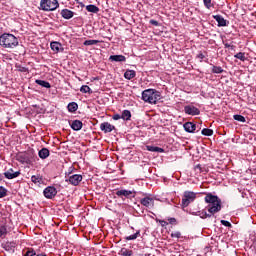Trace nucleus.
Wrapping results in <instances>:
<instances>
[{
  "label": "nucleus",
  "mask_w": 256,
  "mask_h": 256,
  "mask_svg": "<svg viewBox=\"0 0 256 256\" xmlns=\"http://www.w3.org/2000/svg\"><path fill=\"white\" fill-rule=\"evenodd\" d=\"M235 59H239L240 61H246L247 57H245V53L239 52L236 55H234Z\"/></svg>",
  "instance_id": "obj_35"
},
{
  "label": "nucleus",
  "mask_w": 256,
  "mask_h": 256,
  "mask_svg": "<svg viewBox=\"0 0 256 256\" xmlns=\"http://www.w3.org/2000/svg\"><path fill=\"white\" fill-rule=\"evenodd\" d=\"M43 195L46 199H55L57 196V188L54 186H48L44 189Z\"/></svg>",
  "instance_id": "obj_8"
},
{
  "label": "nucleus",
  "mask_w": 256,
  "mask_h": 256,
  "mask_svg": "<svg viewBox=\"0 0 256 256\" xmlns=\"http://www.w3.org/2000/svg\"><path fill=\"white\" fill-rule=\"evenodd\" d=\"M21 175L20 171H14L13 168H10L9 170H7L6 172H4V177L6 179H17V177H19Z\"/></svg>",
  "instance_id": "obj_11"
},
{
  "label": "nucleus",
  "mask_w": 256,
  "mask_h": 256,
  "mask_svg": "<svg viewBox=\"0 0 256 256\" xmlns=\"http://www.w3.org/2000/svg\"><path fill=\"white\" fill-rule=\"evenodd\" d=\"M40 9L42 11H55L59 9V1L57 0H41Z\"/></svg>",
  "instance_id": "obj_4"
},
{
  "label": "nucleus",
  "mask_w": 256,
  "mask_h": 256,
  "mask_svg": "<svg viewBox=\"0 0 256 256\" xmlns=\"http://www.w3.org/2000/svg\"><path fill=\"white\" fill-rule=\"evenodd\" d=\"M215 21L218 23V27H227V20L223 18L221 15H213L212 16Z\"/></svg>",
  "instance_id": "obj_18"
},
{
  "label": "nucleus",
  "mask_w": 256,
  "mask_h": 256,
  "mask_svg": "<svg viewBox=\"0 0 256 256\" xmlns=\"http://www.w3.org/2000/svg\"><path fill=\"white\" fill-rule=\"evenodd\" d=\"M118 255H120V256H129V250L127 248H122L119 251Z\"/></svg>",
  "instance_id": "obj_38"
},
{
  "label": "nucleus",
  "mask_w": 256,
  "mask_h": 256,
  "mask_svg": "<svg viewBox=\"0 0 256 256\" xmlns=\"http://www.w3.org/2000/svg\"><path fill=\"white\" fill-rule=\"evenodd\" d=\"M129 118L131 119V112L129 113Z\"/></svg>",
  "instance_id": "obj_55"
},
{
  "label": "nucleus",
  "mask_w": 256,
  "mask_h": 256,
  "mask_svg": "<svg viewBox=\"0 0 256 256\" xmlns=\"http://www.w3.org/2000/svg\"><path fill=\"white\" fill-rule=\"evenodd\" d=\"M67 109L69 113H75V111L79 109V105L77 104V102H71L68 104Z\"/></svg>",
  "instance_id": "obj_25"
},
{
  "label": "nucleus",
  "mask_w": 256,
  "mask_h": 256,
  "mask_svg": "<svg viewBox=\"0 0 256 256\" xmlns=\"http://www.w3.org/2000/svg\"><path fill=\"white\" fill-rule=\"evenodd\" d=\"M195 171H199L200 173H203V168L201 167V164H198L195 166Z\"/></svg>",
  "instance_id": "obj_46"
},
{
  "label": "nucleus",
  "mask_w": 256,
  "mask_h": 256,
  "mask_svg": "<svg viewBox=\"0 0 256 256\" xmlns=\"http://www.w3.org/2000/svg\"><path fill=\"white\" fill-rule=\"evenodd\" d=\"M197 59H201V60L205 59L204 53H203V52H200V53L197 55Z\"/></svg>",
  "instance_id": "obj_47"
},
{
  "label": "nucleus",
  "mask_w": 256,
  "mask_h": 256,
  "mask_svg": "<svg viewBox=\"0 0 256 256\" xmlns=\"http://www.w3.org/2000/svg\"><path fill=\"white\" fill-rule=\"evenodd\" d=\"M13 228L9 227V225L5 224L0 226V237L3 239L6 237L7 233H11Z\"/></svg>",
  "instance_id": "obj_16"
},
{
  "label": "nucleus",
  "mask_w": 256,
  "mask_h": 256,
  "mask_svg": "<svg viewBox=\"0 0 256 256\" xmlns=\"http://www.w3.org/2000/svg\"><path fill=\"white\" fill-rule=\"evenodd\" d=\"M38 155L40 157V159H47V157H49L50 152L49 149L47 148H42L39 152Z\"/></svg>",
  "instance_id": "obj_23"
},
{
  "label": "nucleus",
  "mask_w": 256,
  "mask_h": 256,
  "mask_svg": "<svg viewBox=\"0 0 256 256\" xmlns=\"http://www.w3.org/2000/svg\"><path fill=\"white\" fill-rule=\"evenodd\" d=\"M197 199V193L191 192V191H185L183 196H182V203L181 207L185 209V207H189L193 201Z\"/></svg>",
  "instance_id": "obj_6"
},
{
  "label": "nucleus",
  "mask_w": 256,
  "mask_h": 256,
  "mask_svg": "<svg viewBox=\"0 0 256 256\" xmlns=\"http://www.w3.org/2000/svg\"><path fill=\"white\" fill-rule=\"evenodd\" d=\"M60 15L61 17H63V19H73V17H75V12L65 8V9H62L61 12H60Z\"/></svg>",
  "instance_id": "obj_12"
},
{
  "label": "nucleus",
  "mask_w": 256,
  "mask_h": 256,
  "mask_svg": "<svg viewBox=\"0 0 256 256\" xmlns=\"http://www.w3.org/2000/svg\"><path fill=\"white\" fill-rule=\"evenodd\" d=\"M133 231V227L130 228Z\"/></svg>",
  "instance_id": "obj_57"
},
{
  "label": "nucleus",
  "mask_w": 256,
  "mask_h": 256,
  "mask_svg": "<svg viewBox=\"0 0 256 256\" xmlns=\"http://www.w3.org/2000/svg\"><path fill=\"white\" fill-rule=\"evenodd\" d=\"M233 119H234L235 121H239V123H245V121H247V120L244 118L243 115H239V114H235V115L233 116Z\"/></svg>",
  "instance_id": "obj_31"
},
{
  "label": "nucleus",
  "mask_w": 256,
  "mask_h": 256,
  "mask_svg": "<svg viewBox=\"0 0 256 256\" xmlns=\"http://www.w3.org/2000/svg\"><path fill=\"white\" fill-rule=\"evenodd\" d=\"M100 129L103 133H111V131H114L115 127L109 122H104L100 124Z\"/></svg>",
  "instance_id": "obj_14"
},
{
  "label": "nucleus",
  "mask_w": 256,
  "mask_h": 256,
  "mask_svg": "<svg viewBox=\"0 0 256 256\" xmlns=\"http://www.w3.org/2000/svg\"><path fill=\"white\" fill-rule=\"evenodd\" d=\"M50 47H51L52 51H55V53H59V50L61 49V43L51 42Z\"/></svg>",
  "instance_id": "obj_27"
},
{
  "label": "nucleus",
  "mask_w": 256,
  "mask_h": 256,
  "mask_svg": "<svg viewBox=\"0 0 256 256\" xmlns=\"http://www.w3.org/2000/svg\"><path fill=\"white\" fill-rule=\"evenodd\" d=\"M18 71H20L21 73H27L28 69L27 67L19 66Z\"/></svg>",
  "instance_id": "obj_44"
},
{
  "label": "nucleus",
  "mask_w": 256,
  "mask_h": 256,
  "mask_svg": "<svg viewBox=\"0 0 256 256\" xmlns=\"http://www.w3.org/2000/svg\"><path fill=\"white\" fill-rule=\"evenodd\" d=\"M80 91L81 93H93V90H91V87H89L88 85H83L81 88H80Z\"/></svg>",
  "instance_id": "obj_30"
},
{
  "label": "nucleus",
  "mask_w": 256,
  "mask_h": 256,
  "mask_svg": "<svg viewBox=\"0 0 256 256\" xmlns=\"http://www.w3.org/2000/svg\"><path fill=\"white\" fill-rule=\"evenodd\" d=\"M136 75L137 73L135 72V70H129V79H135Z\"/></svg>",
  "instance_id": "obj_42"
},
{
  "label": "nucleus",
  "mask_w": 256,
  "mask_h": 256,
  "mask_svg": "<svg viewBox=\"0 0 256 256\" xmlns=\"http://www.w3.org/2000/svg\"><path fill=\"white\" fill-rule=\"evenodd\" d=\"M0 45L4 49H15L19 45V38L13 34L4 33L0 36Z\"/></svg>",
  "instance_id": "obj_3"
},
{
  "label": "nucleus",
  "mask_w": 256,
  "mask_h": 256,
  "mask_svg": "<svg viewBox=\"0 0 256 256\" xmlns=\"http://www.w3.org/2000/svg\"><path fill=\"white\" fill-rule=\"evenodd\" d=\"M3 181V174L0 173V182Z\"/></svg>",
  "instance_id": "obj_54"
},
{
  "label": "nucleus",
  "mask_w": 256,
  "mask_h": 256,
  "mask_svg": "<svg viewBox=\"0 0 256 256\" xmlns=\"http://www.w3.org/2000/svg\"><path fill=\"white\" fill-rule=\"evenodd\" d=\"M114 121H119V119H123V121H127L129 119V110H124L122 114H114L112 116Z\"/></svg>",
  "instance_id": "obj_13"
},
{
  "label": "nucleus",
  "mask_w": 256,
  "mask_h": 256,
  "mask_svg": "<svg viewBox=\"0 0 256 256\" xmlns=\"http://www.w3.org/2000/svg\"><path fill=\"white\" fill-rule=\"evenodd\" d=\"M31 181H32V183H34L35 185H42V183H43V176H41V175H33L32 177H31Z\"/></svg>",
  "instance_id": "obj_22"
},
{
  "label": "nucleus",
  "mask_w": 256,
  "mask_h": 256,
  "mask_svg": "<svg viewBox=\"0 0 256 256\" xmlns=\"http://www.w3.org/2000/svg\"><path fill=\"white\" fill-rule=\"evenodd\" d=\"M35 84L40 85V87H44L45 89H51V84L45 80L36 79Z\"/></svg>",
  "instance_id": "obj_21"
},
{
  "label": "nucleus",
  "mask_w": 256,
  "mask_h": 256,
  "mask_svg": "<svg viewBox=\"0 0 256 256\" xmlns=\"http://www.w3.org/2000/svg\"><path fill=\"white\" fill-rule=\"evenodd\" d=\"M8 190L7 188L0 186V199L7 197Z\"/></svg>",
  "instance_id": "obj_34"
},
{
  "label": "nucleus",
  "mask_w": 256,
  "mask_h": 256,
  "mask_svg": "<svg viewBox=\"0 0 256 256\" xmlns=\"http://www.w3.org/2000/svg\"><path fill=\"white\" fill-rule=\"evenodd\" d=\"M205 203H208V213L213 217L215 213H219L222 209L221 199L211 193L206 194L204 198Z\"/></svg>",
  "instance_id": "obj_1"
},
{
  "label": "nucleus",
  "mask_w": 256,
  "mask_h": 256,
  "mask_svg": "<svg viewBox=\"0 0 256 256\" xmlns=\"http://www.w3.org/2000/svg\"><path fill=\"white\" fill-rule=\"evenodd\" d=\"M129 196H130V197H135V193L129 191Z\"/></svg>",
  "instance_id": "obj_51"
},
{
  "label": "nucleus",
  "mask_w": 256,
  "mask_h": 256,
  "mask_svg": "<svg viewBox=\"0 0 256 256\" xmlns=\"http://www.w3.org/2000/svg\"><path fill=\"white\" fill-rule=\"evenodd\" d=\"M33 157H35L33 152L23 153L17 156V161L22 164L26 163V165H31V159H33Z\"/></svg>",
  "instance_id": "obj_7"
},
{
  "label": "nucleus",
  "mask_w": 256,
  "mask_h": 256,
  "mask_svg": "<svg viewBox=\"0 0 256 256\" xmlns=\"http://www.w3.org/2000/svg\"><path fill=\"white\" fill-rule=\"evenodd\" d=\"M141 235V231L137 230L134 234H131L129 236V240L130 241H135V239H137V237H139Z\"/></svg>",
  "instance_id": "obj_37"
},
{
  "label": "nucleus",
  "mask_w": 256,
  "mask_h": 256,
  "mask_svg": "<svg viewBox=\"0 0 256 256\" xmlns=\"http://www.w3.org/2000/svg\"><path fill=\"white\" fill-rule=\"evenodd\" d=\"M160 223H161L162 227L169 225V223H167V221H164V220H161Z\"/></svg>",
  "instance_id": "obj_49"
},
{
  "label": "nucleus",
  "mask_w": 256,
  "mask_h": 256,
  "mask_svg": "<svg viewBox=\"0 0 256 256\" xmlns=\"http://www.w3.org/2000/svg\"><path fill=\"white\" fill-rule=\"evenodd\" d=\"M146 151H151L152 153H165V149L157 146H146Z\"/></svg>",
  "instance_id": "obj_20"
},
{
  "label": "nucleus",
  "mask_w": 256,
  "mask_h": 256,
  "mask_svg": "<svg viewBox=\"0 0 256 256\" xmlns=\"http://www.w3.org/2000/svg\"><path fill=\"white\" fill-rule=\"evenodd\" d=\"M213 0H203L204 3V7H206V9H210L211 7H213V4L211 3Z\"/></svg>",
  "instance_id": "obj_39"
},
{
  "label": "nucleus",
  "mask_w": 256,
  "mask_h": 256,
  "mask_svg": "<svg viewBox=\"0 0 256 256\" xmlns=\"http://www.w3.org/2000/svg\"><path fill=\"white\" fill-rule=\"evenodd\" d=\"M171 237L176 238V239H181V232H179V231L172 232Z\"/></svg>",
  "instance_id": "obj_40"
},
{
  "label": "nucleus",
  "mask_w": 256,
  "mask_h": 256,
  "mask_svg": "<svg viewBox=\"0 0 256 256\" xmlns=\"http://www.w3.org/2000/svg\"><path fill=\"white\" fill-rule=\"evenodd\" d=\"M66 183H70L74 187H77L79 183L83 181V176L81 174H71V170L65 173Z\"/></svg>",
  "instance_id": "obj_5"
},
{
  "label": "nucleus",
  "mask_w": 256,
  "mask_h": 256,
  "mask_svg": "<svg viewBox=\"0 0 256 256\" xmlns=\"http://www.w3.org/2000/svg\"><path fill=\"white\" fill-rule=\"evenodd\" d=\"M224 47H225V49H229V48L235 49V46H233V45H231V44H229L227 42H224Z\"/></svg>",
  "instance_id": "obj_45"
},
{
  "label": "nucleus",
  "mask_w": 256,
  "mask_h": 256,
  "mask_svg": "<svg viewBox=\"0 0 256 256\" xmlns=\"http://www.w3.org/2000/svg\"><path fill=\"white\" fill-rule=\"evenodd\" d=\"M184 112L186 113V115H192V116L201 114V110H199V108L191 105L185 106Z\"/></svg>",
  "instance_id": "obj_10"
},
{
  "label": "nucleus",
  "mask_w": 256,
  "mask_h": 256,
  "mask_svg": "<svg viewBox=\"0 0 256 256\" xmlns=\"http://www.w3.org/2000/svg\"><path fill=\"white\" fill-rule=\"evenodd\" d=\"M201 134L205 137H211V135H213V130L209 128H204L202 129Z\"/></svg>",
  "instance_id": "obj_29"
},
{
  "label": "nucleus",
  "mask_w": 256,
  "mask_h": 256,
  "mask_svg": "<svg viewBox=\"0 0 256 256\" xmlns=\"http://www.w3.org/2000/svg\"><path fill=\"white\" fill-rule=\"evenodd\" d=\"M116 195L121 197V199H129V191L128 190H117Z\"/></svg>",
  "instance_id": "obj_24"
},
{
  "label": "nucleus",
  "mask_w": 256,
  "mask_h": 256,
  "mask_svg": "<svg viewBox=\"0 0 256 256\" xmlns=\"http://www.w3.org/2000/svg\"><path fill=\"white\" fill-rule=\"evenodd\" d=\"M24 256H37V252L33 248H28Z\"/></svg>",
  "instance_id": "obj_36"
},
{
  "label": "nucleus",
  "mask_w": 256,
  "mask_h": 256,
  "mask_svg": "<svg viewBox=\"0 0 256 256\" xmlns=\"http://www.w3.org/2000/svg\"><path fill=\"white\" fill-rule=\"evenodd\" d=\"M168 221H169V223H171V224L177 223V219H175V218H169Z\"/></svg>",
  "instance_id": "obj_48"
},
{
  "label": "nucleus",
  "mask_w": 256,
  "mask_h": 256,
  "mask_svg": "<svg viewBox=\"0 0 256 256\" xmlns=\"http://www.w3.org/2000/svg\"><path fill=\"white\" fill-rule=\"evenodd\" d=\"M102 41L99 40H86L84 41L85 46H91V45H97L98 43H101Z\"/></svg>",
  "instance_id": "obj_33"
},
{
  "label": "nucleus",
  "mask_w": 256,
  "mask_h": 256,
  "mask_svg": "<svg viewBox=\"0 0 256 256\" xmlns=\"http://www.w3.org/2000/svg\"><path fill=\"white\" fill-rule=\"evenodd\" d=\"M198 217H200V219H207L208 217L211 218V214L207 213V211L202 210V211H198Z\"/></svg>",
  "instance_id": "obj_28"
},
{
  "label": "nucleus",
  "mask_w": 256,
  "mask_h": 256,
  "mask_svg": "<svg viewBox=\"0 0 256 256\" xmlns=\"http://www.w3.org/2000/svg\"><path fill=\"white\" fill-rule=\"evenodd\" d=\"M86 11H88V13H99V7L90 4L86 6Z\"/></svg>",
  "instance_id": "obj_26"
},
{
  "label": "nucleus",
  "mask_w": 256,
  "mask_h": 256,
  "mask_svg": "<svg viewBox=\"0 0 256 256\" xmlns=\"http://www.w3.org/2000/svg\"><path fill=\"white\" fill-rule=\"evenodd\" d=\"M70 127L73 131H81L83 129V122L81 120H74L70 124Z\"/></svg>",
  "instance_id": "obj_17"
},
{
  "label": "nucleus",
  "mask_w": 256,
  "mask_h": 256,
  "mask_svg": "<svg viewBox=\"0 0 256 256\" xmlns=\"http://www.w3.org/2000/svg\"><path fill=\"white\" fill-rule=\"evenodd\" d=\"M109 61H114L115 63H123V61H127V58L123 55H111L109 57Z\"/></svg>",
  "instance_id": "obj_19"
},
{
  "label": "nucleus",
  "mask_w": 256,
  "mask_h": 256,
  "mask_svg": "<svg viewBox=\"0 0 256 256\" xmlns=\"http://www.w3.org/2000/svg\"><path fill=\"white\" fill-rule=\"evenodd\" d=\"M223 68L221 66H212V73H215V74H221L223 73Z\"/></svg>",
  "instance_id": "obj_32"
},
{
  "label": "nucleus",
  "mask_w": 256,
  "mask_h": 256,
  "mask_svg": "<svg viewBox=\"0 0 256 256\" xmlns=\"http://www.w3.org/2000/svg\"><path fill=\"white\" fill-rule=\"evenodd\" d=\"M221 225H224V227H232L231 222L227 220H221Z\"/></svg>",
  "instance_id": "obj_41"
},
{
  "label": "nucleus",
  "mask_w": 256,
  "mask_h": 256,
  "mask_svg": "<svg viewBox=\"0 0 256 256\" xmlns=\"http://www.w3.org/2000/svg\"><path fill=\"white\" fill-rule=\"evenodd\" d=\"M183 127L184 131L187 133H195V130L197 129V125H195L193 122H186L184 123Z\"/></svg>",
  "instance_id": "obj_15"
},
{
  "label": "nucleus",
  "mask_w": 256,
  "mask_h": 256,
  "mask_svg": "<svg viewBox=\"0 0 256 256\" xmlns=\"http://www.w3.org/2000/svg\"><path fill=\"white\" fill-rule=\"evenodd\" d=\"M142 100L150 105H157L161 101V92L156 89H146L142 92Z\"/></svg>",
  "instance_id": "obj_2"
},
{
  "label": "nucleus",
  "mask_w": 256,
  "mask_h": 256,
  "mask_svg": "<svg viewBox=\"0 0 256 256\" xmlns=\"http://www.w3.org/2000/svg\"><path fill=\"white\" fill-rule=\"evenodd\" d=\"M141 205L144 207H147L148 209H152V207H155V199L146 196L140 200Z\"/></svg>",
  "instance_id": "obj_9"
},
{
  "label": "nucleus",
  "mask_w": 256,
  "mask_h": 256,
  "mask_svg": "<svg viewBox=\"0 0 256 256\" xmlns=\"http://www.w3.org/2000/svg\"><path fill=\"white\" fill-rule=\"evenodd\" d=\"M129 256H131V251L129 252Z\"/></svg>",
  "instance_id": "obj_56"
},
{
  "label": "nucleus",
  "mask_w": 256,
  "mask_h": 256,
  "mask_svg": "<svg viewBox=\"0 0 256 256\" xmlns=\"http://www.w3.org/2000/svg\"><path fill=\"white\" fill-rule=\"evenodd\" d=\"M191 215H194L195 217H198V211L197 212H191Z\"/></svg>",
  "instance_id": "obj_52"
},
{
  "label": "nucleus",
  "mask_w": 256,
  "mask_h": 256,
  "mask_svg": "<svg viewBox=\"0 0 256 256\" xmlns=\"http://www.w3.org/2000/svg\"><path fill=\"white\" fill-rule=\"evenodd\" d=\"M149 23H150V25H154V27H159V22H158L157 20L151 19V20L149 21Z\"/></svg>",
  "instance_id": "obj_43"
},
{
  "label": "nucleus",
  "mask_w": 256,
  "mask_h": 256,
  "mask_svg": "<svg viewBox=\"0 0 256 256\" xmlns=\"http://www.w3.org/2000/svg\"><path fill=\"white\" fill-rule=\"evenodd\" d=\"M36 256H47V254H45V253H40V254H37Z\"/></svg>",
  "instance_id": "obj_53"
},
{
  "label": "nucleus",
  "mask_w": 256,
  "mask_h": 256,
  "mask_svg": "<svg viewBox=\"0 0 256 256\" xmlns=\"http://www.w3.org/2000/svg\"><path fill=\"white\" fill-rule=\"evenodd\" d=\"M124 77L125 79H129V70H126V72L124 73Z\"/></svg>",
  "instance_id": "obj_50"
}]
</instances>
